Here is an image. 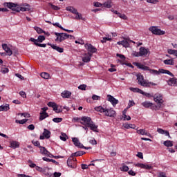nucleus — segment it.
<instances>
[{
  "mask_svg": "<svg viewBox=\"0 0 177 177\" xmlns=\"http://www.w3.org/2000/svg\"><path fill=\"white\" fill-rule=\"evenodd\" d=\"M120 171H122L123 172H128V171H129V167L127 165H123L120 167Z\"/></svg>",
  "mask_w": 177,
  "mask_h": 177,
  "instance_id": "obj_45",
  "label": "nucleus"
},
{
  "mask_svg": "<svg viewBox=\"0 0 177 177\" xmlns=\"http://www.w3.org/2000/svg\"><path fill=\"white\" fill-rule=\"evenodd\" d=\"M92 122V119L90 117L83 116L81 118L80 124L82 125H84L85 127H88Z\"/></svg>",
  "mask_w": 177,
  "mask_h": 177,
  "instance_id": "obj_9",
  "label": "nucleus"
},
{
  "mask_svg": "<svg viewBox=\"0 0 177 177\" xmlns=\"http://www.w3.org/2000/svg\"><path fill=\"white\" fill-rule=\"evenodd\" d=\"M153 100L156 103H158V106L161 107V104L164 103V100H162V95L161 94H156L153 96Z\"/></svg>",
  "mask_w": 177,
  "mask_h": 177,
  "instance_id": "obj_8",
  "label": "nucleus"
},
{
  "mask_svg": "<svg viewBox=\"0 0 177 177\" xmlns=\"http://www.w3.org/2000/svg\"><path fill=\"white\" fill-rule=\"evenodd\" d=\"M129 89L131 91V92H134L136 93H143V91L139 88H133V87H130Z\"/></svg>",
  "mask_w": 177,
  "mask_h": 177,
  "instance_id": "obj_29",
  "label": "nucleus"
},
{
  "mask_svg": "<svg viewBox=\"0 0 177 177\" xmlns=\"http://www.w3.org/2000/svg\"><path fill=\"white\" fill-rule=\"evenodd\" d=\"M75 15H76L75 19L77 20H83L84 21H85V18L82 17V14H80V12H77V13H76Z\"/></svg>",
  "mask_w": 177,
  "mask_h": 177,
  "instance_id": "obj_38",
  "label": "nucleus"
},
{
  "mask_svg": "<svg viewBox=\"0 0 177 177\" xmlns=\"http://www.w3.org/2000/svg\"><path fill=\"white\" fill-rule=\"evenodd\" d=\"M149 30L152 34H154V35H164V34H165V31L158 29L157 26H151Z\"/></svg>",
  "mask_w": 177,
  "mask_h": 177,
  "instance_id": "obj_6",
  "label": "nucleus"
},
{
  "mask_svg": "<svg viewBox=\"0 0 177 177\" xmlns=\"http://www.w3.org/2000/svg\"><path fill=\"white\" fill-rule=\"evenodd\" d=\"M53 122L59 123L63 121V118H55L53 119Z\"/></svg>",
  "mask_w": 177,
  "mask_h": 177,
  "instance_id": "obj_48",
  "label": "nucleus"
},
{
  "mask_svg": "<svg viewBox=\"0 0 177 177\" xmlns=\"http://www.w3.org/2000/svg\"><path fill=\"white\" fill-rule=\"evenodd\" d=\"M163 145L166 146V147H172L174 146V143L171 140H166L163 142Z\"/></svg>",
  "mask_w": 177,
  "mask_h": 177,
  "instance_id": "obj_36",
  "label": "nucleus"
},
{
  "mask_svg": "<svg viewBox=\"0 0 177 177\" xmlns=\"http://www.w3.org/2000/svg\"><path fill=\"white\" fill-rule=\"evenodd\" d=\"M39 114H40L39 121H44V120H45V118H48V117H49V115L48 114V113L40 112Z\"/></svg>",
  "mask_w": 177,
  "mask_h": 177,
  "instance_id": "obj_27",
  "label": "nucleus"
},
{
  "mask_svg": "<svg viewBox=\"0 0 177 177\" xmlns=\"http://www.w3.org/2000/svg\"><path fill=\"white\" fill-rule=\"evenodd\" d=\"M102 6H104V8H107L108 9H110V8H111V0H108L106 1H105L103 4Z\"/></svg>",
  "mask_w": 177,
  "mask_h": 177,
  "instance_id": "obj_32",
  "label": "nucleus"
},
{
  "mask_svg": "<svg viewBox=\"0 0 177 177\" xmlns=\"http://www.w3.org/2000/svg\"><path fill=\"white\" fill-rule=\"evenodd\" d=\"M60 139L61 140H63V142H66V140H67V134L62 133L60 136Z\"/></svg>",
  "mask_w": 177,
  "mask_h": 177,
  "instance_id": "obj_42",
  "label": "nucleus"
},
{
  "mask_svg": "<svg viewBox=\"0 0 177 177\" xmlns=\"http://www.w3.org/2000/svg\"><path fill=\"white\" fill-rule=\"evenodd\" d=\"M107 97H108L109 102H110L111 103V104H112V106H113V107H115V106H117V104H118V103H119L118 100L115 99L111 95H108Z\"/></svg>",
  "mask_w": 177,
  "mask_h": 177,
  "instance_id": "obj_14",
  "label": "nucleus"
},
{
  "mask_svg": "<svg viewBox=\"0 0 177 177\" xmlns=\"http://www.w3.org/2000/svg\"><path fill=\"white\" fill-rule=\"evenodd\" d=\"M92 58V55L89 53H84V57H82V62L84 63H89L91 59Z\"/></svg>",
  "mask_w": 177,
  "mask_h": 177,
  "instance_id": "obj_18",
  "label": "nucleus"
},
{
  "mask_svg": "<svg viewBox=\"0 0 177 177\" xmlns=\"http://www.w3.org/2000/svg\"><path fill=\"white\" fill-rule=\"evenodd\" d=\"M10 147L12 149H17V147H20V142L17 141H11L10 142Z\"/></svg>",
  "mask_w": 177,
  "mask_h": 177,
  "instance_id": "obj_25",
  "label": "nucleus"
},
{
  "mask_svg": "<svg viewBox=\"0 0 177 177\" xmlns=\"http://www.w3.org/2000/svg\"><path fill=\"white\" fill-rule=\"evenodd\" d=\"M116 56L117 57H120V59H121V60H122L123 62H125V59H126L125 55L117 53Z\"/></svg>",
  "mask_w": 177,
  "mask_h": 177,
  "instance_id": "obj_49",
  "label": "nucleus"
},
{
  "mask_svg": "<svg viewBox=\"0 0 177 177\" xmlns=\"http://www.w3.org/2000/svg\"><path fill=\"white\" fill-rule=\"evenodd\" d=\"M118 16L120 19H122V20H127V19H128V17H127V15H125V14H121V13L119 12Z\"/></svg>",
  "mask_w": 177,
  "mask_h": 177,
  "instance_id": "obj_47",
  "label": "nucleus"
},
{
  "mask_svg": "<svg viewBox=\"0 0 177 177\" xmlns=\"http://www.w3.org/2000/svg\"><path fill=\"white\" fill-rule=\"evenodd\" d=\"M2 48L5 50V52L7 53L8 56H12V55H13V51L10 50L9 46H8V44H2Z\"/></svg>",
  "mask_w": 177,
  "mask_h": 177,
  "instance_id": "obj_17",
  "label": "nucleus"
},
{
  "mask_svg": "<svg viewBox=\"0 0 177 177\" xmlns=\"http://www.w3.org/2000/svg\"><path fill=\"white\" fill-rule=\"evenodd\" d=\"M92 99L93 100H100V96L94 94L92 96Z\"/></svg>",
  "mask_w": 177,
  "mask_h": 177,
  "instance_id": "obj_53",
  "label": "nucleus"
},
{
  "mask_svg": "<svg viewBox=\"0 0 177 177\" xmlns=\"http://www.w3.org/2000/svg\"><path fill=\"white\" fill-rule=\"evenodd\" d=\"M54 34L56 35L57 38L55 39V41L57 42H63V41H65V39H67L68 38H74V36L70 35L67 33H59L57 32H54Z\"/></svg>",
  "mask_w": 177,
  "mask_h": 177,
  "instance_id": "obj_4",
  "label": "nucleus"
},
{
  "mask_svg": "<svg viewBox=\"0 0 177 177\" xmlns=\"http://www.w3.org/2000/svg\"><path fill=\"white\" fill-rule=\"evenodd\" d=\"M53 25H54L55 27H58L61 30H64V28L60 25V24H59L57 22L55 23V24H53Z\"/></svg>",
  "mask_w": 177,
  "mask_h": 177,
  "instance_id": "obj_57",
  "label": "nucleus"
},
{
  "mask_svg": "<svg viewBox=\"0 0 177 177\" xmlns=\"http://www.w3.org/2000/svg\"><path fill=\"white\" fill-rule=\"evenodd\" d=\"M34 30L37 32V34H42L44 33V30H42V28L37 27V26H35L34 27Z\"/></svg>",
  "mask_w": 177,
  "mask_h": 177,
  "instance_id": "obj_40",
  "label": "nucleus"
},
{
  "mask_svg": "<svg viewBox=\"0 0 177 177\" xmlns=\"http://www.w3.org/2000/svg\"><path fill=\"white\" fill-rule=\"evenodd\" d=\"M4 6L8 8V9H11L13 12H30V5L26 4V7H19L15 3H4Z\"/></svg>",
  "mask_w": 177,
  "mask_h": 177,
  "instance_id": "obj_2",
  "label": "nucleus"
},
{
  "mask_svg": "<svg viewBox=\"0 0 177 177\" xmlns=\"http://www.w3.org/2000/svg\"><path fill=\"white\" fill-rule=\"evenodd\" d=\"M89 143H91V145H97V142L96 141V140H95V138L90 140Z\"/></svg>",
  "mask_w": 177,
  "mask_h": 177,
  "instance_id": "obj_61",
  "label": "nucleus"
},
{
  "mask_svg": "<svg viewBox=\"0 0 177 177\" xmlns=\"http://www.w3.org/2000/svg\"><path fill=\"white\" fill-rule=\"evenodd\" d=\"M61 176H62V173H57V172L54 173V177H61Z\"/></svg>",
  "mask_w": 177,
  "mask_h": 177,
  "instance_id": "obj_64",
  "label": "nucleus"
},
{
  "mask_svg": "<svg viewBox=\"0 0 177 177\" xmlns=\"http://www.w3.org/2000/svg\"><path fill=\"white\" fill-rule=\"evenodd\" d=\"M132 106H135V102L129 100L128 104L129 109L132 107Z\"/></svg>",
  "mask_w": 177,
  "mask_h": 177,
  "instance_id": "obj_58",
  "label": "nucleus"
},
{
  "mask_svg": "<svg viewBox=\"0 0 177 177\" xmlns=\"http://www.w3.org/2000/svg\"><path fill=\"white\" fill-rule=\"evenodd\" d=\"M49 73H46V72H43L41 73V78H44V80H48L49 79Z\"/></svg>",
  "mask_w": 177,
  "mask_h": 177,
  "instance_id": "obj_39",
  "label": "nucleus"
},
{
  "mask_svg": "<svg viewBox=\"0 0 177 177\" xmlns=\"http://www.w3.org/2000/svg\"><path fill=\"white\" fill-rule=\"evenodd\" d=\"M66 10H68V12H71V13H73V15H76V13L78 12L77 9L71 6L67 7Z\"/></svg>",
  "mask_w": 177,
  "mask_h": 177,
  "instance_id": "obj_31",
  "label": "nucleus"
},
{
  "mask_svg": "<svg viewBox=\"0 0 177 177\" xmlns=\"http://www.w3.org/2000/svg\"><path fill=\"white\" fill-rule=\"evenodd\" d=\"M104 115L106 117H115L117 115V113L113 109H105Z\"/></svg>",
  "mask_w": 177,
  "mask_h": 177,
  "instance_id": "obj_11",
  "label": "nucleus"
},
{
  "mask_svg": "<svg viewBox=\"0 0 177 177\" xmlns=\"http://www.w3.org/2000/svg\"><path fill=\"white\" fill-rule=\"evenodd\" d=\"M49 5L51 8V9H53V10H60V8L57 6H55L50 3H49Z\"/></svg>",
  "mask_w": 177,
  "mask_h": 177,
  "instance_id": "obj_46",
  "label": "nucleus"
},
{
  "mask_svg": "<svg viewBox=\"0 0 177 177\" xmlns=\"http://www.w3.org/2000/svg\"><path fill=\"white\" fill-rule=\"evenodd\" d=\"M47 45H48V46H51L52 49H54V50H57V52H59V53H63V52H64V48L62 47H59L50 43H48Z\"/></svg>",
  "mask_w": 177,
  "mask_h": 177,
  "instance_id": "obj_15",
  "label": "nucleus"
},
{
  "mask_svg": "<svg viewBox=\"0 0 177 177\" xmlns=\"http://www.w3.org/2000/svg\"><path fill=\"white\" fill-rule=\"evenodd\" d=\"M61 96L64 98V99H68V97H70V96H71V92L68 91H64L61 93Z\"/></svg>",
  "mask_w": 177,
  "mask_h": 177,
  "instance_id": "obj_26",
  "label": "nucleus"
},
{
  "mask_svg": "<svg viewBox=\"0 0 177 177\" xmlns=\"http://www.w3.org/2000/svg\"><path fill=\"white\" fill-rule=\"evenodd\" d=\"M137 81L139 85L141 86H145V88H150V86H156L157 84L153 82H147L145 80V77L142 75H137Z\"/></svg>",
  "mask_w": 177,
  "mask_h": 177,
  "instance_id": "obj_3",
  "label": "nucleus"
},
{
  "mask_svg": "<svg viewBox=\"0 0 177 177\" xmlns=\"http://www.w3.org/2000/svg\"><path fill=\"white\" fill-rule=\"evenodd\" d=\"M85 154V151H78L75 153H72L73 156H76V157H81V156H84Z\"/></svg>",
  "mask_w": 177,
  "mask_h": 177,
  "instance_id": "obj_33",
  "label": "nucleus"
},
{
  "mask_svg": "<svg viewBox=\"0 0 177 177\" xmlns=\"http://www.w3.org/2000/svg\"><path fill=\"white\" fill-rule=\"evenodd\" d=\"M67 165L71 167V168H73V160H71V158H68L67 160Z\"/></svg>",
  "mask_w": 177,
  "mask_h": 177,
  "instance_id": "obj_50",
  "label": "nucleus"
},
{
  "mask_svg": "<svg viewBox=\"0 0 177 177\" xmlns=\"http://www.w3.org/2000/svg\"><path fill=\"white\" fill-rule=\"evenodd\" d=\"M124 127L126 129H135L136 128V125L132 124H124Z\"/></svg>",
  "mask_w": 177,
  "mask_h": 177,
  "instance_id": "obj_34",
  "label": "nucleus"
},
{
  "mask_svg": "<svg viewBox=\"0 0 177 177\" xmlns=\"http://www.w3.org/2000/svg\"><path fill=\"white\" fill-rule=\"evenodd\" d=\"M149 48H146L145 47L140 48V56H146L149 53Z\"/></svg>",
  "mask_w": 177,
  "mask_h": 177,
  "instance_id": "obj_20",
  "label": "nucleus"
},
{
  "mask_svg": "<svg viewBox=\"0 0 177 177\" xmlns=\"http://www.w3.org/2000/svg\"><path fill=\"white\" fill-rule=\"evenodd\" d=\"M30 41L32 42H34V44L36 45V46H39L40 48H46V44H39V43H38V40H37L34 38H30Z\"/></svg>",
  "mask_w": 177,
  "mask_h": 177,
  "instance_id": "obj_22",
  "label": "nucleus"
},
{
  "mask_svg": "<svg viewBox=\"0 0 177 177\" xmlns=\"http://www.w3.org/2000/svg\"><path fill=\"white\" fill-rule=\"evenodd\" d=\"M95 111H99L100 113H104L106 111V109L103 108V106H95L94 108Z\"/></svg>",
  "mask_w": 177,
  "mask_h": 177,
  "instance_id": "obj_35",
  "label": "nucleus"
},
{
  "mask_svg": "<svg viewBox=\"0 0 177 177\" xmlns=\"http://www.w3.org/2000/svg\"><path fill=\"white\" fill-rule=\"evenodd\" d=\"M47 106H48V107H52L55 113H59L63 111V109H59V106H57V104L55 102H50L47 104Z\"/></svg>",
  "mask_w": 177,
  "mask_h": 177,
  "instance_id": "obj_10",
  "label": "nucleus"
},
{
  "mask_svg": "<svg viewBox=\"0 0 177 177\" xmlns=\"http://www.w3.org/2000/svg\"><path fill=\"white\" fill-rule=\"evenodd\" d=\"M167 84L169 85L170 86H175V85H177V79L175 77L170 78L167 81Z\"/></svg>",
  "mask_w": 177,
  "mask_h": 177,
  "instance_id": "obj_23",
  "label": "nucleus"
},
{
  "mask_svg": "<svg viewBox=\"0 0 177 177\" xmlns=\"http://www.w3.org/2000/svg\"><path fill=\"white\" fill-rule=\"evenodd\" d=\"M32 144L34 145V146H36L37 147H41L40 146V143L39 141H33Z\"/></svg>",
  "mask_w": 177,
  "mask_h": 177,
  "instance_id": "obj_63",
  "label": "nucleus"
},
{
  "mask_svg": "<svg viewBox=\"0 0 177 177\" xmlns=\"http://www.w3.org/2000/svg\"><path fill=\"white\" fill-rule=\"evenodd\" d=\"M132 55L134 56L135 57H139V56H140V53L133 51V53H132Z\"/></svg>",
  "mask_w": 177,
  "mask_h": 177,
  "instance_id": "obj_55",
  "label": "nucleus"
},
{
  "mask_svg": "<svg viewBox=\"0 0 177 177\" xmlns=\"http://www.w3.org/2000/svg\"><path fill=\"white\" fill-rule=\"evenodd\" d=\"M84 46L88 50L87 53H89V55H92V56H93V53H96V52H97V48L92 46V44H86Z\"/></svg>",
  "mask_w": 177,
  "mask_h": 177,
  "instance_id": "obj_7",
  "label": "nucleus"
},
{
  "mask_svg": "<svg viewBox=\"0 0 177 177\" xmlns=\"http://www.w3.org/2000/svg\"><path fill=\"white\" fill-rule=\"evenodd\" d=\"M136 167H138V168H142L143 169H151V166L143 163H138L136 165Z\"/></svg>",
  "mask_w": 177,
  "mask_h": 177,
  "instance_id": "obj_21",
  "label": "nucleus"
},
{
  "mask_svg": "<svg viewBox=\"0 0 177 177\" xmlns=\"http://www.w3.org/2000/svg\"><path fill=\"white\" fill-rule=\"evenodd\" d=\"M50 131L46 129H44L42 136H40L39 139L44 140V139H49L50 138Z\"/></svg>",
  "mask_w": 177,
  "mask_h": 177,
  "instance_id": "obj_12",
  "label": "nucleus"
},
{
  "mask_svg": "<svg viewBox=\"0 0 177 177\" xmlns=\"http://www.w3.org/2000/svg\"><path fill=\"white\" fill-rule=\"evenodd\" d=\"M94 6L95 8H101V6H103V4H102L99 2H95V3H94Z\"/></svg>",
  "mask_w": 177,
  "mask_h": 177,
  "instance_id": "obj_62",
  "label": "nucleus"
},
{
  "mask_svg": "<svg viewBox=\"0 0 177 177\" xmlns=\"http://www.w3.org/2000/svg\"><path fill=\"white\" fill-rule=\"evenodd\" d=\"M163 63L169 66H174V59H166L163 61Z\"/></svg>",
  "mask_w": 177,
  "mask_h": 177,
  "instance_id": "obj_37",
  "label": "nucleus"
},
{
  "mask_svg": "<svg viewBox=\"0 0 177 177\" xmlns=\"http://www.w3.org/2000/svg\"><path fill=\"white\" fill-rule=\"evenodd\" d=\"M48 171H49V168L44 167V168H43V171L41 172H43V174H44V175H46V176L52 177L53 174H52V173L48 172Z\"/></svg>",
  "mask_w": 177,
  "mask_h": 177,
  "instance_id": "obj_30",
  "label": "nucleus"
},
{
  "mask_svg": "<svg viewBox=\"0 0 177 177\" xmlns=\"http://www.w3.org/2000/svg\"><path fill=\"white\" fill-rule=\"evenodd\" d=\"M87 127L88 128H90L91 131H93V132H97V125L95 124L93 121H92Z\"/></svg>",
  "mask_w": 177,
  "mask_h": 177,
  "instance_id": "obj_24",
  "label": "nucleus"
},
{
  "mask_svg": "<svg viewBox=\"0 0 177 177\" xmlns=\"http://www.w3.org/2000/svg\"><path fill=\"white\" fill-rule=\"evenodd\" d=\"M27 121H28V119H23V120H16L15 122L17 124H26Z\"/></svg>",
  "mask_w": 177,
  "mask_h": 177,
  "instance_id": "obj_43",
  "label": "nucleus"
},
{
  "mask_svg": "<svg viewBox=\"0 0 177 177\" xmlns=\"http://www.w3.org/2000/svg\"><path fill=\"white\" fill-rule=\"evenodd\" d=\"M19 95H20V96H21V97H24V98L27 97V95L26 94V92H24V91H20Z\"/></svg>",
  "mask_w": 177,
  "mask_h": 177,
  "instance_id": "obj_60",
  "label": "nucleus"
},
{
  "mask_svg": "<svg viewBox=\"0 0 177 177\" xmlns=\"http://www.w3.org/2000/svg\"><path fill=\"white\" fill-rule=\"evenodd\" d=\"M37 42H40V43L44 42V41H45V36H44V35H39V36L37 37Z\"/></svg>",
  "mask_w": 177,
  "mask_h": 177,
  "instance_id": "obj_44",
  "label": "nucleus"
},
{
  "mask_svg": "<svg viewBox=\"0 0 177 177\" xmlns=\"http://www.w3.org/2000/svg\"><path fill=\"white\" fill-rule=\"evenodd\" d=\"M142 106H143V107H145V109H149L150 107H153V103L149 101H145L142 103Z\"/></svg>",
  "mask_w": 177,
  "mask_h": 177,
  "instance_id": "obj_28",
  "label": "nucleus"
},
{
  "mask_svg": "<svg viewBox=\"0 0 177 177\" xmlns=\"http://www.w3.org/2000/svg\"><path fill=\"white\" fill-rule=\"evenodd\" d=\"M1 111H8L9 110V104H6V105H1Z\"/></svg>",
  "mask_w": 177,
  "mask_h": 177,
  "instance_id": "obj_41",
  "label": "nucleus"
},
{
  "mask_svg": "<svg viewBox=\"0 0 177 177\" xmlns=\"http://www.w3.org/2000/svg\"><path fill=\"white\" fill-rule=\"evenodd\" d=\"M72 142L76 146V147H79L80 149H85V150H91L92 147H85L84 145H82L80 142V140L77 138H72Z\"/></svg>",
  "mask_w": 177,
  "mask_h": 177,
  "instance_id": "obj_5",
  "label": "nucleus"
},
{
  "mask_svg": "<svg viewBox=\"0 0 177 177\" xmlns=\"http://www.w3.org/2000/svg\"><path fill=\"white\" fill-rule=\"evenodd\" d=\"M145 131L146 130L145 129H139V130H137V133H138L139 135H145Z\"/></svg>",
  "mask_w": 177,
  "mask_h": 177,
  "instance_id": "obj_54",
  "label": "nucleus"
},
{
  "mask_svg": "<svg viewBox=\"0 0 177 177\" xmlns=\"http://www.w3.org/2000/svg\"><path fill=\"white\" fill-rule=\"evenodd\" d=\"M136 66L140 70H143L144 71H149L150 74H154L156 75H158L159 74H168V75H170V77H174L172 73L167 69H159V71L156 69H150L149 66H145L140 63H136Z\"/></svg>",
  "mask_w": 177,
  "mask_h": 177,
  "instance_id": "obj_1",
  "label": "nucleus"
},
{
  "mask_svg": "<svg viewBox=\"0 0 177 177\" xmlns=\"http://www.w3.org/2000/svg\"><path fill=\"white\" fill-rule=\"evenodd\" d=\"M78 89H80L81 91H85L86 89V84H81L78 86Z\"/></svg>",
  "mask_w": 177,
  "mask_h": 177,
  "instance_id": "obj_52",
  "label": "nucleus"
},
{
  "mask_svg": "<svg viewBox=\"0 0 177 177\" xmlns=\"http://www.w3.org/2000/svg\"><path fill=\"white\" fill-rule=\"evenodd\" d=\"M1 73H3V74H6V73H9V68H3L1 69Z\"/></svg>",
  "mask_w": 177,
  "mask_h": 177,
  "instance_id": "obj_59",
  "label": "nucleus"
},
{
  "mask_svg": "<svg viewBox=\"0 0 177 177\" xmlns=\"http://www.w3.org/2000/svg\"><path fill=\"white\" fill-rule=\"evenodd\" d=\"M39 150L41 154L46 156V157H50V152L46 150V148H45L44 147H39Z\"/></svg>",
  "mask_w": 177,
  "mask_h": 177,
  "instance_id": "obj_19",
  "label": "nucleus"
},
{
  "mask_svg": "<svg viewBox=\"0 0 177 177\" xmlns=\"http://www.w3.org/2000/svg\"><path fill=\"white\" fill-rule=\"evenodd\" d=\"M157 132H158V133H160L161 135H164L165 133V130L158 128Z\"/></svg>",
  "mask_w": 177,
  "mask_h": 177,
  "instance_id": "obj_56",
  "label": "nucleus"
},
{
  "mask_svg": "<svg viewBox=\"0 0 177 177\" xmlns=\"http://www.w3.org/2000/svg\"><path fill=\"white\" fill-rule=\"evenodd\" d=\"M2 48L5 50V52L7 53L8 56H12V55H13V51L10 50L9 46H8V44H2Z\"/></svg>",
  "mask_w": 177,
  "mask_h": 177,
  "instance_id": "obj_16",
  "label": "nucleus"
},
{
  "mask_svg": "<svg viewBox=\"0 0 177 177\" xmlns=\"http://www.w3.org/2000/svg\"><path fill=\"white\" fill-rule=\"evenodd\" d=\"M129 42H133V41H131L129 39H124L122 41H118V45H122L124 48H129Z\"/></svg>",
  "mask_w": 177,
  "mask_h": 177,
  "instance_id": "obj_13",
  "label": "nucleus"
},
{
  "mask_svg": "<svg viewBox=\"0 0 177 177\" xmlns=\"http://www.w3.org/2000/svg\"><path fill=\"white\" fill-rule=\"evenodd\" d=\"M107 41H111V38L110 37H103V39L101 40L102 44H104L107 42Z\"/></svg>",
  "mask_w": 177,
  "mask_h": 177,
  "instance_id": "obj_51",
  "label": "nucleus"
}]
</instances>
